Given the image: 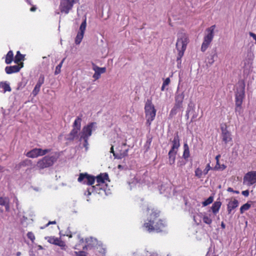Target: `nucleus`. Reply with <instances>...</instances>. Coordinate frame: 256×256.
<instances>
[{"label":"nucleus","mask_w":256,"mask_h":256,"mask_svg":"<svg viewBox=\"0 0 256 256\" xmlns=\"http://www.w3.org/2000/svg\"><path fill=\"white\" fill-rule=\"evenodd\" d=\"M92 70L94 71V74L92 77L96 80H98L100 78L101 74L104 73L106 71V68L98 67L94 64H92Z\"/></svg>","instance_id":"a211bd4d"},{"label":"nucleus","mask_w":256,"mask_h":256,"mask_svg":"<svg viewBox=\"0 0 256 256\" xmlns=\"http://www.w3.org/2000/svg\"><path fill=\"white\" fill-rule=\"evenodd\" d=\"M87 244L83 247L84 250H88L92 249L94 252L96 253V256H100L96 251L98 249V247L96 246L98 244L97 240L96 238H90L86 239Z\"/></svg>","instance_id":"ddd939ff"},{"label":"nucleus","mask_w":256,"mask_h":256,"mask_svg":"<svg viewBox=\"0 0 256 256\" xmlns=\"http://www.w3.org/2000/svg\"><path fill=\"white\" fill-rule=\"evenodd\" d=\"M227 211L228 214H231L232 210L236 208L239 204L238 201L234 198H232L226 200Z\"/></svg>","instance_id":"f3484780"},{"label":"nucleus","mask_w":256,"mask_h":256,"mask_svg":"<svg viewBox=\"0 0 256 256\" xmlns=\"http://www.w3.org/2000/svg\"><path fill=\"white\" fill-rule=\"evenodd\" d=\"M227 190L229 192H232L234 193L238 194H239V192L238 190H234L232 188H228Z\"/></svg>","instance_id":"09e8293b"},{"label":"nucleus","mask_w":256,"mask_h":256,"mask_svg":"<svg viewBox=\"0 0 256 256\" xmlns=\"http://www.w3.org/2000/svg\"><path fill=\"white\" fill-rule=\"evenodd\" d=\"M78 245H76V246H74V249H78Z\"/></svg>","instance_id":"0e129e2a"},{"label":"nucleus","mask_w":256,"mask_h":256,"mask_svg":"<svg viewBox=\"0 0 256 256\" xmlns=\"http://www.w3.org/2000/svg\"><path fill=\"white\" fill-rule=\"evenodd\" d=\"M98 190L96 188V186H92V187L88 188L87 191L85 192V194L90 196L92 192L96 191L97 192Z\"/></svg>","instance_id":"58836bf2"},{"label":"nucleus","mask_w":256,"mask_h":256,"mask_svg":"<svg viewBox=\"0 0 256 256\" xmlns=\"http://www.w3.org/2000/svg\"><path fill=\"white\" fill-rule=\"evenodd\" d=\"M24 56L19 51H18L16 54L15 56L14 62L16 63H18L20 61L24 60Z\"/></svg>","instance_id":"72a5a7b5"},{"label":"nucleus","mask_w":256,"mask_h":256,"mask_svg":"<svg viewBox=\"0 0 256 256\" xmlns=\"http://www.w3.org/2000/svg\"><path fill=\"white\" fill-rule=\"evenodd\" d=\"M194 104L192 102H190L188 104L186 114V116L188 117L189 114H190L194 110Z\"/></svg>","instance_id":"473e14b6"},{"label":"nucleus","mask_w":256,"mask_h":256,"mask_svg":"<svg viewBox=\"0 0 256 256\" xmlns=\"http://www.w3.org/2000/svg\"><path fill=\"white\" fill-rule=\"evenodd\" d=\"M22 67L18 65H15L10 66H6L5 68V70L6 74H11L14 72H17L20 71V68Z\"/></svg>","instance_id":"4be33fe9"},{"label":"nucleus","mask_w":256,"mask_h":256,"mask_svg":"<svg viewBox=\"0 0 256 256\" xmlns=\"http://www.w3.org/2000/svg\"><path fill=\"white\" fill-rule=\"evenodd\" d=\"M178 152L170 150L168 152V162L169 164L170 165L174 164L176 160V156Z\"/></svg>","instance_id":"bb28decb"},{"label":"nucleus","mask_w":256,"mask_h":256,"mask_svg":"<svg viewBox=\"0 0 256 256\" xmlns=\"http://www.w3.org/2000/svg\"><path fill=\"white\" fill-rule=\"evenodd\" d=\"M195 176L198 178H201L204 174V172L199 168L196 169L194 171Z\"/></svg>","instance_id":"4c0bfd02"},{"label":"nucleus","mask_w":256,"mask_h":256,"mask_svg":"<svg viewBox=\"0 0 256 256\" xmlns=\"http://www.w3.org/2000/svg\"><path fill=\"white\" fill-rule=\"evenodd\" d=\"M144 112L146 118V124L150 126L154 120L156 110L154 105L150 101H148L144 106Z\"/></svg>","instance_id":"39448f33"},{"label":"nucleus","mask_w":256,"mask_h":256,"mask_svg":"<svg viewBox=\"0 0 256 256\" xmlns=\"http://www.w3.org/2000/svg\"><path fill=\"white\" fill-rule=\"evenodd\" d=\"M213 200L214 199L212 196H210L207 200H206L202 202V205L204 206H206L212 203V202H213Z\"/></svg>","instance_id":"79ce46f5"},{"label":"nucleus","mask_w":256,"mask_h":256,"mask_svg":"<svg viewBox=\"0 0 256 256\" xmlns=\"http://www.w3.org/2000/svg\"><path fill=\"white\" fill-rule=\"evenodd\" d=\"M216 28V25H212L206 30V34L204 38V40L201 46V50L202 52H205L212 42L214 37Z\"/></svg>","instance_id":"423d86ee"},{"label":"nucleus","mask_w":256,"mask_h":256,"mask_svg":"<svg viewBox=\"0 0 256 256\" xmlns=\"http://www.w3.org/2000/svg\"><path fill=\"white\" fill-rule=\"evenodd\" d=\"M82 139L84 141V146L86 148V150H87L88 148V139H86V138H82Z\"/></svg>","instance_id":"8fccbe9b"},{"label":"nucleus","mask_w":256,"mask_h":256,"mask_svg":"<svg viewBox=\"0 0 256 256\" xmlns=\"http://www.w3.org/2000/svg\"><path fill=\"white\" fill-rule=\"evenodd\" d=\"M254 58V55L252 53L249 52L248 54L247 58L244 60V64H248L250 66L252 64V62Z\"/></svg>","instance_id":"cd10ccee"},{"label":"nucleus","mask_w":256,"mask_h":256,"mask_svg":"<svg viewBox=\"0 0 256 256\" xmlns=\"http://www.w3.org/2000/svg\"><path fill=\"white\" fill-rule=\"evenodd\" d=\"M50 152L49 149L34 148L26 154V156L30 158H36L42 156Z\"/></svg>","instance_id":"4468645a"},{"label":"nucleus","mask_w":256,"mask_h":256,"mask_svg":"<svg viewBox=\"0 0 256 256\" xmlns=\"http://www.w3.org/2000/svg\"><path fill=\"white\" fill-rule=\"evenodd\" d=\"M188 42V36L185 32H180L178 33L176 42V48L178 51L177 56V62L178 63H180L181 62V58L184 56Z\"/></svg>","instance_id":"20e7f679"},{"label":"nucleus","mask_w":256,"mask_h":256,"mask_svg":"<svg viewBox=\"0 0 256 256\" xmlns=\"http://www.w3.org/2000/svg\"><path fill=\"white\" fill-rule=\"evenodd\" d=\"M64 60H65V58H64L62 60V62L60 63V64H58V65L56 66V70H55V72H54V74H55L56 75L58 74H60V72H61L60 69H61V68H62V64H63V63H64Z\"/></svg>","instance_id":"e433bc0d"},{"label":"nucleus","mask_w":256,"mask_h":256,"mask_svg":"<svg viewBox=\"0 0 256 256\" xmlns=\"http://www.w3.org/2000/svg\"><path fill=\"white\" fill-rule=\"evenodd\" d=\"M243 184L250 186L256 184V171H251L246 173L243 179Z\"/></svg>","instance_id":"9b49d317"},{"label":"nucleus","mask_w":256,"mask_h":256,"mask_svg":"<svg viewBox=\"0 0 256 256\" xmlns=\"http://www.w3.org/2000/svg\"><path fill=\"white\" fill-rule=\"evenodd\" d=\"M78 239L80 240V242H83L84 240L82 238H81L80 236H78Z\"/></svg>","instance_id":"5fc2aeb1"},{"label":"nucleus","mask_w":256,"mask_h":256,"mask_svg":"<svg viewBox=\"0 0 256 256\" xmlns=\"http://www.w3.org/2000/svg\"><path fill=\"white\" fill-rule=\"evenodd\" d=\"M86 17H85L84 20H83V22H82V24L80 25L79 30L77 33L76 36L75 38V43L76 44H79L81 42L84 38V32H85V30L86 29Z\"/></svg>","instance_id":"f8f14e48"},{"label":"nucleus","mask_w":256,"mask_h":256,"mask_svg":"<svg viewBox=\"0 0 256 256\" xmlns=\"http://www.w3.org/2000/svg\"><path fill=\"white\" fill-rule=\"evenodd\" d=\"M222 141L228 144L232 141L231 133L226 128H222Z\"/></svg>","instance_id":"6ab92c4d"},{"label":"nucleus","mask_w":256,"mask_h":256,"mask_svg":"<svg viewBox=\"0 0 256 256\" xmlns=\"http://www.w3.org/2000/svg\"><path fill=\"white\" fill-rule=\"evenodd\" d=\"M69 236L70 238H71L72 236V235H70V236Z\"/></svg>","instance_id":"774afa93"},{"label":"nucleus","mask_w":256,"mask_h":256,"mask_svg":"<svg viewBox=\"0 0 256 256\" xmlns=\"http://www.w3.org/2000/svg\"><path fill=\"white\" fill-rule=\"evenodd\" d=\"M242 194L244 196H248L249 195V191L248 190H244L242 192Z\"/></svg>","instance_id":"3c124183"},{"label":"nucleus","mask_w":256,"mask_h":256,"mask_svg":"<svg viewBox=\"0 0 256 256\" xmlns=\"http://www.w3.org/2000/svg\"><path fill=\"white\" fill-rule=\"evenodd\" d=\"M212 169V168L210 166V164H208L203 171L204 174H206L208 173V172H209V170H210Z\"/></svg>","instance_id":"a18cd8bd"},{"label":"nucleus","mask_w":256,"mask_h":256,"mask_svg":"<svg viewBox=\"0 0 256 256\" xmlns=\"http://www.w3.org/2000/svg\"><path fill=\"white\" fill-rule=\"evenodd\" d=\"M108 177L106 174H102L96 178V184L94 186H96V188L98 190H102L106 192V188L107 187V181Z\"/></svg>","instance_id":"6e6552de"},{"label":"nucleus","mask_w":256,"mask_h":256,"mask_svg":"<svg viewBox=\"0 0 256 256\" xmlns=\"http://www.w3.org/2000/svg\"><path fill=\"white\" fill-rule=\"evenodd\" d=\"M3 171H4V168L2 166H0V172H2Z\"/></svg>","instance_id":"052dcab7"},{"label":"nucleus","mask_w":256,"mask_h":256,"mask_svg":"<svg viewBox=\"0 0 256 256\" xmlns=\"http://www.w3.org/2000/svg\"><path fill=\"white\" fill-rule=\"evenodd\" d=\"M104 250L102 249V253L103 254L104 252Z\"/></svg>","instance_id":"69168bd1"},{"label":"nucleus","mask_w":256,"mask_h":256,"mask_svg":"<svg viewBox=\"0 0 256 256\" xmlns=\"http://www.w3.org/2000/svg\"><path fill=\"white\" fill-rule=\"evenodd\" d=\"M180 108H181L180 106H176V105L174 104V106L170 110V115L172 116L176 114L177 113V110Z\"/></svg>","instance_id":"a19ab883"},{"label":"nucleus","mask_w":256,"mask_h":256,"mask_svg":"<svg viewBox=\"0 0 256 256\" xmlns=\"http://www.w3.org/2000/svg\"><path fill=\"white\" fill-rule=\"evenodd\" d=\"M13 58H14L13 52L12 51L10 50L8 52V53L7 54L6 56V60H5L6 63L7 64H10L13 60Z\"/></svg>","instance_id":"c756f323"},{"label":"nucleus","mask_w":256,"mask_h":256,"mask_svg":"<svg viewBox=\"0 0 256 256\" xmlns=\"http://www.w3.org/2000/svg\"><path fill=\"white\" fill-rule=\"evenodd\" d=\"M220 154H218V155L216 156V163H217V165L218 166V165L219 158H220Z\"/></svg>","instance_id":"603ef678"},{"label":"nucleus","mask_w":256,"mask_h":256,"mask_svg":"<svg viewBox=\"0 0 256 256\" xmlns=\"http://www.w3.org/2000/svg\"><path fill=\"white\" fill-rule=\"evenodd\" d=\"M81 122L82 118L80 117H78L74 122L73 126L74 128L80 130L81 127Z\"/></svg>","instance_id":"2f4dec72"},{"label":"nucleus","mask_w":256,"mask_h":256,"mask_svg":"<svg viewBox=\"0 0 256 256\" xmlns=\"http://www.w3.org/2000/svg\"><path fill=\"white\" fill-rule=\"evenodd\" d=\"M217 57L218 54L216 52L214 51L210 54V58H208V62L210 64H212Z\"/></svg>","instance_id":"7c9ffc66"},{"label":"nucleus","mask_w":256,"mask_h":256,"mask_svg":"<svg viewBox=\"0 0 256 256\" xmlns=\"http://www.w3.org/2000/svg\"><path fill=\"white\" fill-rule=\"evenodd\" d=\"M114 139L113 144H112L110 152L113 154L116 158H121L127 155L128 150L122 149L126 146V144L120 138L116 136Z\"/></svg>","instance_id":"f03ea898"},{"label":"nucleus","mask_w":256,"mask_h":256,"mask_svg":"<svg viewBox=\"0 0 256 256\" xmlns=\"http://www.w3.org/2000/svg\"><path fill=\"white\" fill-rule=\"evenodd\" d=\"M35 10H36V8H34V7H32L30 8V11H32V12H34Z\"/></svg>","instance_id":"bf43d9fd"},{"label":"nucleus","mask_w":256,"mask_h":256,"mask_svg":"<svg viewBox=\"0 0 256 256\" xmlns=\"http://www.w3.org/2000/svg\"><path fill=\"white\" fill-rule=\"evenodd\" d=\"M80 0H62L60 9L62 12L68 14L74 4L78 2Z\"/></svg>","instance_id":"1a4fd4ad"},{"label":"nucleus","mask_w":256,"mask_h":256,"mask_svg":"<svg viewBox=\"0 0 256 256\" xmlns=\"http://www.w3.org/2000/svg\"><path fill=\"white\" fill-rule=\"evenodd\" d=\"M250 208V204L248 202L242 205L240 208V214H243L245 211L248 210Z\"/></svg>","instance_id":"f704fd0d"},{"label":"nucleus","mask_w":256,"mask_h":256,"mask_svg":"<svg viewBox=\"0 0 256 256\" xmlns=\"http://www.w3.org/2000/svg\"><path fill=\"white\" fill-rule=\"evenodd\" d=\"M20 254H21V252H17L16 253V256H20Z\"/></svg>","instance_id":"13d9d810"},{"label":"nucleus","mask_w":256,"mask_h":256,"mask_svg":"<svg viewBox=\"0 0 256 256\" xmlns=\"http://www.w3.org/2000/svg\"><path fill=\"white\" fill-rule=\"evenodd\" d=\"M28 238L30 239L32 242L35 240V236L32 232H28L27 234Z\"/></svg>","instance_id":"c03bdc74"},{"label":"nucleus","mask_w":256,"mask_h":256,"mask_svg":"<svg viewBox=\"0 0 256 256\" xmlns=\"http://www.w3.org/2000/svg\"><path fill=\"white\" fill-rule=\"evenodd\" d=\"M148 218L145 221L143 228L150 232H160L166 226V222L158 219L159 212L154 208H148L147 209Z\"/></svg>","instance_id":"f257e3e1"},{"label":"nucleus","mask_w":256,"mask_h":256,"mask_svg":"<svg viewBox=\"0 0 256 256\" xmlns=\"http://www.w3.org/2000/svg\"><path fill=\"white\" fill-rule=\"evenodd\" d=\"M96 128V123L92 122L84 126L80 134V138L88 139L92 135V131L95 130Z\"/></svg>","instance_id":"9d476101"},{"label":"nucleus","mask_w":256,"mask_h":256,"mask_svg":"<svg viewBox=\"0 0 256 256\" xmlns=\"http://www.w3.org/2000/svg\"><path fill=\"white\" fill-rule=\"evenodd\" d=\"M184 148L182 156L184 159H187L190 156V150L188 144L186 143L184 144Z\"/></svg>","instance_id":"c85d7f7f"},{"label":"nucleus","mask_w":256,"mask_h":256,"mask_svg":"<svg viewBox=\"0 0 256 256\" xmlns=\"http://www.w3.org/2000/svg\"><path fill=\"white\" fill-rule=\"evenodd\" d=\"M56 223V221H52V222H48L46 225V226H49L50 224H55Z\"/></svg>","instance_id":"864d4df0"},{"label":"nucleus","mask_w":256,"mask_h":256,"mask_svg":"<svg viewBox=\"0 0 256 256\" xmlns=\"http://www.w3.org/2000/svg\"><path fill=\"white\" fill-rule=\"evenodd\" d=\"M221 226H222V228H225V225L224 224L223 222H222Z\"/></svg>","instance_id":"680f3d73"},{"label":"nucleus","mask_w":256,"mask_h":256,"mask_svg":"<svg viewBox=\"0 0 256 256\" xmlns=\"http://www.w3.org/2000/svg\"><path fill=\"white\" fill-rule=\"evenodd\" d=\"M226 168V166L224 164H220L218 162V165H217V163H216V165L214 168V170H222Z\"/></svg>","instance_id":"ea45409f"},{"label":"nucleus","mask_w":256,"mask_h":256,"mask_svg":"<svg viewBox=\"0 0 256 256\" xmlns=\"http://www.w3.org/2000/svg\"><path fill=\"white\" fill-rule=\"evenodd\" d=\"M95 178L86 173L80 174L78 178V182L88 185H92L95 182Z\"/></svg>","instance_id":"2eb2a0df"},{"label":"nucleus","mask_w":256,"mask_h":256,"mask_svg":"<svg viewBox=\"0 0 256 256\" xmlns=\"http://www.w3.org/2000/svg\"><path fill=\"white\" fill-rule=\"evenodd\" d=\"M180 140L178 134L174 136V139L172 141V146L170 149L172 150L178 152V150L180 146Z\"/></svg>","instance_id":"412c9836"},{"label":"nucleus","mask_w":256,"mask_h":256,"mask_svg":"<svg viewBox=\"0 0 256 256\" xmlns=\"http://www.w3.org/2000/svg\"><path fill=\"white\" fill-rule=\"evenodd\" d=\"M11 90L10 84L6 82H0V92L5 93L6 92H10Z\"/></svg>","instance_id":"393cba45"},{"label":"nucleus","mask_w":256,"mask_h":256,"mask_svg":"<svg viewBox=\"0 0 256 256\" xmlns=\"http://www.w3.org/2000/svg\"><path fill=\"white\" fill-rule=\"evenodd\" d=\"M38 250H42L43 249L42 246H40V245H38Z\"/></svg>","instance_id":"4d7b16f0"},{"label":"nucleus","mask_w":256,"mask_h":256,"mask_svg":"<svg viewBox=\"0 0 256 256\" xmlns=\"http://www.w3.org/2000/svg\"><path fill=\"white\" fill-rule=\"evenodd\" d=\"M44 82V76H40V78L39 79V80L38 82L36 85L40 88L42 85L43 84Z\"/></svg>","instance_id":"49530a36"},{"label":"nucleus","mask_w":256,"mask_h":256,"mask_svg":"<svg viewBox=\"0 0 256 256\" xmlns=\"http://www.w3.org/2000/svg\"><path fill=\"white\" fill-rule=\"evenodd\" d=\"M79 130H76V128H73L72 130L70 132V136L68 138L69 139H73L76 136H77Z\"/></svg>","instance_id":"c9c22d12"},{"label":"nucleus","mask_w":256,"mask_h":256,"mask_svg":"<svg viewBox=\"0 0 256 256\" xmlns=\"http://www.w3.org/2000/svg\"><path fill=\"white\" fill-rule=\"evenodd\" d=\"M170 78H166L164 80V82H163V84H163L164 86H168V85L170 84Z\"/></svg>","instance_id":"de8ad7c7"},{"label":"nucleus","mask_w":256,"mask_h":256,"mask_svg":"<svg viewBox=\"0 0 256 256\" xmlns=\"http://www.w3.org/2000/svg\"><path fill=\"white\" fill-rule=\"evenodd\" d=\"M221 205L222 203L220 201H216L212 204L211 210L213 214L216 215L218 212Z\"/></svg>","instance_id":"a878e982"},{"label":"nucleus","mask_w":256,"mask_h":256,"mask_svg":"<svg viewBox=\"0 0 256 256\" xmlns=\"http://www.w3.org/2000/svg\"><path fill=\"white\" fill-rule=\"evenodd\" d=\"M214 218V215L212 214H204L203 215L202 220L204 222L207 224H210L212 223V220Z\"/></svg>","instance_id":"5701e85b"},{"label":"nucleus","mask_w":256,"mask_h":256,"mask_svg":"<svg viewBox=\"0 0 256 256\" xmlns=\"http://www.w3.org/2000/svg\"><path fill=\"white\" fill-rule=\"evenodd\" d=\"M40 86H38L36 85L34 89L32 92V94L34 95V96H36L40 92Z\"/></svg>","instance_id":"37998d69"},{"label":"nucleus","mask_w":256,"mask_h":256,"mask_svg":"<svg viewBox=\"0 0 256 256\" xmlns=\"http://www.w3.org/2000/svg\"><path fill=\"white\" fill-rule=\"evenodd\" d=\"M10 200L7 197L0 196V205L4 206L6 211L10 210Z\"/></svg>","instance_id":"b1692460"},{"label":"nucleus","mask_w":256,"mask_h":256,"mask_svg":"<svg viewBox=\"0 0 256 256\" xmlns=\"http://www.w3.org/2000/svg\"><path fill=\"white\" fill-rule=\"evenodd\" d=\"M118 167V168H120L121 167V166L119 165Z\"/></svg>","instance_id":"338daca9"},{"label":"nucleus","mask_w":256,"mask_h":256,"mask_svg":"<svg viewBox=\"0 0 256 256\" xmlns=\"http://www.w3.org/2000/svg\"><path fill=\"white\" fill-rule=\"evenodd\" d=\"M46 239L49 243L59 246L62 250H66L67 246L65 242L62 240L60 238L54 236H47Z\"/></svg>","instance_id":"dca6fc26"},{"label":"nucleus","mask_w":256,"mask_h":256,"mask_svg":"<svg viewBox=\"0 0 256 256\" xmlns=\"http://www.w3.org/2000/svg\"><path fill=\"white\" fill-rule=\"evenodd\" d=\"M58 158L56 154L52 156H46L39 160L36 164L38 170H42L52 166Z\"/></svg>","instance_id":"0eeeda50"},{"label":"nucleus","mask_w":256,"mask_h":256,"mask_svg":"<svg viewBox=\"0 0 256 256\" xmlns=\"http://www.w3.org/2000/svg\"><path fill=\"white\" fill-rule=\"evenodd\" d=\"M194 220L196 222H197V223L199 222H197V220H196L195 216H194Z\"/></svg>","instance_id":"e2e57ef3"},{"label":"nucleus","mask_w":256,"mask_h":256,"mask_svg":"<svg viewBox=\"0 0 256 256\" xmlns=\"http://www.w3.org/2000/svg\"><path fill=\"white\" fill-rule=\"evenodd\" d=\"M166 86H164V85L162 84V88H161V90H162V91H164V88H165V87H166Z\"/></svg>","instance_id":"6e6d98bb"},{"label":"nucleus","mask_w":256,"mask_h":256,"mask_svg":"<svg viewBox=\"0 0 256 256\" xmlns=\"http://www.w3.org/2000/svg\"><path fill=\"white\" fill-rule=\"evenodd\" d=\"M184 98V92H177L175 94V104L176 106L182 107V102Z\"/></svg>","instance_id":"aec40b11"},{"label":"nucleus","mask_w":256,"mask_h":256,"mask_svg":"<svg viewBox=\"0 0 256 256\" xmlns=\"http://www.w3.org/2000/svg\"><path fill=\"white\" fill-rule=\"evenodd\" d=\"M245 86L244 83H240L236 86L235 94V111L236 114L242 115L243 112L242 104L245 97Z\"/></svg>","instance_id":"7ed1b4c3"}]
</instances>
